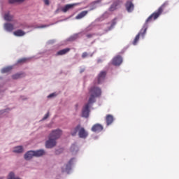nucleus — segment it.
<instances>
[{
  "label": "nucleus",
  "instance_id": "obj_15",
  "mask_svg": "<svg viewBox=\"0 0 179 179\" xmlns=\"http://www.w3.org/2000/svg\"><path fill=\"white\" fill-rule=\"evenodd\" d=\"M107 75V73L106 71H101L99 74L98 75V80L97 83L98 85H101L104 82V79H106V76Z\"/></svg>",
  "mask_w": 179,
  "mask_h": 179
},
{
  "label": "nucleus",
  "instance_id": "obj_27",
  "mask_svg": "<svg viewBox=\"0 0 179 179\" xmlns=\"http://www.w3.org/2000/svg\"><path fill=\"white\" fill-rule=\"evenodd\" d=\"M114 121V117L112 115H106V124L107 125H111Z\"/></svg>",
  "mask_w": 179,
  "mask_h": 179
},
{
  "label": "nucleus",
  "instance_id": "obj_35",
  "mask_svg": "<svg viewBox=\"0 0 179 179\" xmlns=\"http://www.w3.org/2000/svg\"><path fill=\"white\" fill-rule=\"evenodd\" d=\"M4 20L6 22H12V17L9 15V13L4 15Z\"/></svg>",
  "mask_w": 179,
  "mask_h": 179
},
{
  "label": "nucleus",
  "instance_id": "obj_14",
  "mask_svg": "<svg viewBox=\"0 0 179 179\" xmlns=\"http://www.w3.org/2000/svg\"><path fill=\"white\" fill-rule=\"evenodd\" d=\"M103 125H101L99 123L94 124L92 126V127L91 128V131L92 132H96V134L101 132V131H103Z\"/></svg>",
  "mask_w": 179,
  "mask_h": 179
},
{
  "label": "nucleus",
  "instance_id": "obj_51",
  "mask_svg": "<svg viewBox=\"0 0 179 179\" xmlns=\"http://www.w3.org/2000/svg\"><path fill=\"white\" fill-rule=\"evenodd\" d=\"M0 127H1V123H0Z\"/></svg>",
  "mask_w": 179,
  "mask_h": 179
},
{
  "label": "nucleus",
  "instance_id": "obj_13",
  "mask_svg": "<svg viewBox=\"0 0 179 179\" xmlns=\"http://www.w3.org/2000/svg\"><path fill=\"white\" fill-rule=\"evenodd\" d=\"M78 136L82 139H86L89 136V133L86 131L85 128L80 127L78 131Z\"/></svg>",
  "mask_w": 179,
  "mask_h": 179
},
{
  "label": "nucleus",
  "instance_id": "obj_37",
  "mask_svg": "<svg viewBox=\"0 0 179 179\" xmlns=\"http://www.w3.org/2000/svg\"><path fill=\"white\" fill-rule=\"evenodd\" d=\"M58 96V93L53 92L52 94H50L47 97L48 99H54Z\"/></svg>",
  "mask_w": 179,
  "mask_h": 179
},
{
  "label": "nucleus",
  "instance_id": "obj_17",
  "mask_svg": "<svg viewBox=\"0 0 179 179\" xmlns=\"http://www.w3.org/2000/svg\"><path fill=\"white\" fill-rule=\"evenodd\" d=\"M125 7L129 13H131V12L134 11V6L131 1H127V3H125Z\"/></svg>",
  "mask_w": 179,
  "mask_h": 179
},
{
  "label": "nucleus",
  "instance_id": "obj_8",
  "mask_svg": "<svg viewBox=\"0 0 179 179\" xmlns=\"http://www.w3.org/2000/svg\"><path fill=\"white\" fill-rule=\"evenodd\" d=\"M90 114V106H89V105H85L82 109L81 117L83 118H89Z\"/></svg>",
  "mask_w": 179,
  "mask_h": 179
},
{
  "label": "nucleus",
  "instance_id": "obj_19",
  "mask_svg": "<svg viewBox=\"0 0 179 179\" xmlns=\"http://www.w3.org/2000/svg\"><path fill=\"white\" fill-rule=\"evenodd\" d=\"M96 97L94 95L90 94L88 102L85 105H88V107H92L96 103Z\"/></svg>",
  "mask_w": 179,
  "mask_h": 179
},
{
  "label": "nucleus",
  "instance_id": "obj_6",
  "mask_svg": "<svg viewBox=\"0 0 179 179\" xmlns=\"http://www.w3.org/2000/svg\"><path fill=\"white\" fill-rule=\"evenodd\" d=\"M75 162H76L75 158H71L69 161V162L66 164V165L65 166V169H64V168L62 169V171H66V173H67V174H70L71 170H72V166L73 164H75Z\"/></svg>",
  "mask_w": 179,
  "mask_h": 179
},
{
  "label": "nucleus",
  "instance_id": "obj_22",
  "mask_svg": "<svg viewBox=\"0 0 179 179\" xmlns=\"http://www.w3.org/2000/svg\"><path fill=\"white\" fill-rule=\"evenodd\" d=\"M26 76V73L24 72H20L17 73L14 75L12 76L13 79H21V78H25Z\"/></svg>",
  "mask_w": 179,
  "mask_h": 179
},
{
  "label": "nucleus",
  "instance_id": "obj_3",
  "mask_svg": "<svg viewBox=\"0 0 179 179\" xmlns=\"http://www.w3.org/2000/svg\"><path fill=\"white\" fill-rule=\"evenodd\" d=\"M122 4V1L121 0L114 1L113 3L110 5V6L108 8V11L115 12V10H117V9H120V8H121Z\"/></svg>",
  "mask_w": 179,
  "mask_h": 179
},
{
  "label": "nucleus",
  "instance_id": "obj_41",
  "mask_svg": "<svg viewBox=\"0 0 179 179\" xmlns=\"http://www.w3.org/2000/svg\"><path fill=\"white\" fill-rule=\"evenodd\" d=\"M54 43H55V39H52L50 40L47 42V44H54Z\"/></svg>",
  "mask_w": 179,
  "mask_h": 179
},
{
  "label": "nucleus",
  "instance_id": "obj_44",
  "mask_svg": "<svg viewBox=\"0 0 179 179\" xmlns=\"http://www.w3.org/2000/svg\"><path fill=\"white\" fill-rule=\"evenodd\" d=\"M20 99H22V100H27V98H26V96H21Z\"/></svg>",
  "mask_w": 179,
  "mask_h": 179
},
{
  "label": "nucleus",
  "instance_id": "obj_16",
  "mask_svg": "<svg viewBox=\"0 0 179 179\" xmlns=\"http://www.w3.org/2000/svg\"><path fill=\"white\" fill-rule=\"evenodd\" d=\"M32 157H34V150H29L27 151L24 155V159L27 162H29V160H31Z\"/></svg>",
  "mask_w": 179,
  "mask_h": 179
},
{
  "label": "nucleus",
  "instance_id": "obj_39",
  "mask_svg": "<svg viewBox=\"0 0 179 179\" xmlns=\"http://www.w3.org/2000/svg\"><path fill=\"white\" fill-rule=\"evenodd\" d=\"M48 117H50V112H48L44 117H43V121H45V120H47V118H48Z\"/></svg>",
  "mask_w": 179,
  "mask_h": 179
},
{
  "label": "nucleus",
  "instance_id": "obj_5",
  "mask_svg": "<svg viewBox=\"0 0 179 179\" xmlns=\"http://www.w3.org/2000/svg\"><path fill=\"white\" fill-rule=\"evenodd\" d=\"M45 146L46 149H52V148H55V146H57V140L49 136L48 139L45 141Z\"/></svg>",
  "mask_w": 179,
  "mask_h": 179
},
{
  "label": "nucleus",
  "instance_id": "obj_10",
  "mask_svg": "<svg viewBox=\"0 0 179 179\" xmlns=\"http://www.w3.org/2000/svg\"><path fill=\"white\" fill-rule=\"evenodd\" d=\"M3 29L7 33H12L15 30V26L10 22H6L3 24Z\"/></svg>",
  "mask_w": 179,
  "mask_h": 179
},
{
  "label": "nucleus",
  "instance_id": "obj_47",
  "mask_svg": "<svg viewBox=\"0 0 179 179\" xmlns=\"http://www.w3.org/2000/svg\"><path fill=\"white\" fill-rule=\"evenodd\" d=\"M59 12V8H57L56 10H55V13H58Z\"/></svg>",
  "mask_w": 179,
  "mask_h": 179
},
{
  "label": "nucleus",
  "instance_id": "obj_32",
  "mask_svg": "<svg viewBox=\"0 0 179 179\" xmlns=\"http://www.w3.org/2000/svg\"><path fill=\"white\" fill-rule=\"evenodd\" d=\"M12 66H7L5 68H3L1 70V73H8V72H10V71H12Z\"/></svg>",
  "mask_w": 179,
  "mask_h": 179
},
{
  "label": "nucleus",
  "instance_id": "obj_1",
  "mask_svg": "<svg viewBox=\"0 0 179 179\" xmlns=\"http://www.w3.org/2000/svg\"><path fill=\"white\" fill-rule=\"evenodd\" d=\"M167 2H165L163 3L159 8L157 12H155L152 14H151L148 19L145 20V24L143 26V28L141 29V31L138 32V34L136 36L134 41H133V45H136V43L139 41V37L141 36L143 37V38H145V34H146V31H148V27L149 26L148 25V23L152 20V19H154V20H156L157 17L162 15V13L163 12V8L167 5Z\"/></svg>",
  "mask_w": 179,
  "mask_h": 179
},
{
  "label": "nucleus",
  "instance_id": "obj_25",
  "mask_svg": "<svg viewBox=\"0 0 179 179\" xmlns=\"http://www.w3.org/2000/svg\"><path fill=\"white\" fill-rule=\"evenodd\" d=\"M81 34L80 32L74 34L73 35L71 36L66 40L67 41H75V40H78L79 38V35Z\"/></svg>",
  "mask_w": 179,
  "mask_h": 179
},
{
  "label": "nucleus",
  "instance_id": "obj_46",
  "mask_svg": "<svg viewBox=\"0 0 179 179\" xmlns=\"http://www.w3.org/2000/svg\"><path fill=\"white\" fill-rule=\"evenodd\" d=\"M101 62H103V60H101V59L97 60L98 64H100Z\"/></svg>",
  "mask_w": 179,
  "mask_h": 179
},
{
  "label": "nucleus",
  "instance_id": "obj_23",
  "mask_svg": "<svg viewBox=\"0 0 179 179\" xmlns=\"http://www.w3.org/2000/svg\"><path fill=\"white\" fill-rule=\"evenodd\" d=\"M13 34L14 36H15V37H23V36L26 34V32H24L22 29H17V31L13 32Z\"/></svg>",
  "mask_w": 179,
  "mask_h": 179
},
{
  "label": "nucleus",
  "instance_id": "obj_34",
  "mask_svg": "<svg viewBox=\"0 0 179 179\" xmlns=\"http://www.w3.org/2000/svg\"><path fill=\"white\" fill-rule=\"evenodd\" d=\"M79 129H80V124L77 125L74 130L73 132L71 133L72 136H75L76 135V134H78V131H79Z\"/></svg>",
  "mask_w": 179,
  "mask_h": 179
},
{
  "label": "nucleus",
  "instance_id": "obj_29",
  "mask_svg": "<svg viewBox=\"0 0 179 179\" xmlns=\"http://www.w3.org/2000/svg\"><path fill=\"white\" fill-rule=\"evenodd\" d=\"M9 111H10V108H9L1 110H0V118H2V117H3V115H6V114H8V113H9Z\"/></svg>",
  "mask_w": 179,
  "mask_h": 179
},
{
  "label": "nucleus",
  "instance_id": "obj_49",
  "mask_svg": "<svg viewBox=\"0 0 179 179\" xmlns=\"http://www.w3.org/2000/svg\"><path fill=\"white\" fill-rule=\"evenodd\" d=\"M97 138H98V137H95V138H94V139H97Z\"/></svg>",
  "mask_w": 179,
  "mask_h": 179
},
{
  "label": "nucleus",
  "instance_id": "obj_43",
  "mask_svg": "<svg viewBox=\"0 0 179 179\" xmlns=\"http://www.w3.org/2000/svg\"><path fill=\"white\" fill-rule=\"evenodd\" d=\"M78 108H79V103H76V104L75 105V110H76V111H78Z\"/></svg>",
  "mask_w": 179,
  "mask_h": 179
},
{
  "label": "nucleus",
  "instance_id": "obj_7",
  "mask_svg": "<svg viewBox=\"0 0 179 179\" xmlns=\"http://www.w3.org/2000/svg\"><path fill=\"white\" fill-rule=\"evenodd\" d=\"M90 93H91V96L100 97L101 96V89L99 87H92L90 90Z\"/></svg>",
  "mask_w": 179,
  "mask_h": 179
},
{
  "label": "nucleus",
  "instance_id": "obj_45",
  "mask_svg": "<svg viewBox=\"0 0 179 179\" xmlns=\"http://www.w3.org/2000/svg\"><path fill=\"white\" fill-rule=\"evenodd\" d=\"M85 72V68L80 69V73H83Z\"/></svg>",
  "mask_w": 179,
  "mask_h": 179
},
{
  "label": "nucleus",
  "instance_id": "obj_11",
  "mask_svg": "<svg viewBox=\"0 0 179 179\" xmlns=\"http://www.w3.org/2000/svg\"><path fill=\"white\" fill-rule=\"evenodd\" d=\"M112 64L115 66H120V65L122 64V57H121V55H117L112 60Z\"/></svg>",
  "mask_w": 179,
  "mask_h": 179
},
{
  "label": "nucleus",
  "instance_id": "obj_28",
  "mask_svg": "<svg viewBox=\"0 0 179 179\" xmlns=\"http://www.w3.org/2000/svg\"><path fill=\"white\" fill-rule=\"evenodd\" d=\"M87 15V10H84L80 13L78 15L76 16V19L79 20V19H83V17H85Z\"/></svg>",
  "mask_w": 179,
  "mask_h": 179
},
{
  "label": "nucleus",
  "instance_id": "obj_21",
  "mask_svg": "<svg viewBox=\"0 0 179 179\" xmlns=\"http://www.w3.org/2000/svg\"><path fill=\"white\" fill-rule=\"evenodd\" d=\"M64 20H58V21L55 22V23H50L49 24H44V25L38 26L36 27V29H45V27H50V26H54V24H57V23H59L61 22H64Z\"/></svg>",
  "mask_w": 179,
  "mask_h": 179
},
{
  "label": "nucleus",
  "instance_id": "obj_4",
  "mask_svg": "<svg viewBox=\"0 0 179 179\" xmlns=\"http://www.w3.org/2000/svg\"><path fill=\"white\" fill-rule=\"evenodd\" d=\"M62 135V130L57 129L52 131V132L49 134V137L52 138V139H55V141H57V139H59L61 138Z\"/></svg>",
  "mask_w": 179,
  "mask_h": 179
},
{
  "label": "nucleus",
  "instance_id": "obj_9",
  "mask_svg": "<svg viewBox=\"0 0 179 179\" xmlns=\"http://www.w3.org/2000/svg\"><path fill=\"white\" fill-rule=\"evenodd\" d=\"M78 5H80V3H74L71 4H66L64 7L62 8V12L64 13H66L68 10H71V9H73L74 6H78Z\"/></svg>",
  "mask_w": 179,
  "mask_h": 179
},
{
  "label": "nucleus",
  "instance_id": "obj_31",
  "mask_svg": "<svg viewBox=\"0 0 179 179\" xmlns=\"http://www.w3.org/2000/svg\"><path fill=\"white\" fill-rule=\"evenodd\" d=\"M117 17L114 18L112 20L111 24L110 26L108 28V30H106V31H110V30H113V29H114V26H115L117 24Z\"/></svg>",
  "mask_w": 179,
  "mask_h": 179
},
{
  "label": "nucleus",
  "instance_id": "obj_33",
  "mask_svg": "<svg viewBox=\"0 0 179 179\" xmlns=\"http://www.w3.org/2000/svg\"><path fill=\"white\" fill-rule=\"evenodd\" d=\"M24 0H8V3L10 5H13V3H23Z\"/></svg>",
  "mask_w": 179,
  "mask_h": 179
},
{
  "label": "nucleus",
  "instance_id": "obj_18",
  "mask_svg": "<svg viewBox=\"0 0 179 179\" xmlns=\"http://www.w3.org/2000/svg\"><path fill=\"white\" fill-rule=\"evenodd\" d=\"M34 157H42V156H44V155H45V150L43 149L34 150Z\"/></svg>",
  "mask_w": 179,
  "mask_h": 179
},
{
  "label": "nucleus",
  "instance_id": "obj_42",
  "mask_svg": "<svg viewBox=\"0 0 179 179\" xmlns=\"http://www.w3.org/2000/svg\"><path fill=\"white\" fill-rule=\"evenodd\" d=\"M45 5H50V0H44Z\"/></svg>",
  "mask_w": 179,
  "mask_h": 179
},
{
  "label": "nucleus",
  "instance_id": "obj_24",
  "mask_svg": "<svg viewBox=\"0 0 179 179\" xmlns=\"http://www.w3.org/2000/svg\"><path fill=\"white\" fill-rule=\"evenodd\" d=\"M69 51H71V48H69L62 49L57 52L56 56L58 57V55H65V54H67V52H69Z\"/></svg>",
  "mask_w": 179,
  "mask_h": 179
},
{
  "label": "nucleus",
  "instance_id": "obj_12",
  "mask_svg": "<svg viewBox=\"0 0 179 179\" xmlns=\"http://www.w3.org/2000/svg\"><path fill=\"white\" fill-rule=\"evenodd\" d=\"M102 0H96L92 2L88 6L90 8V10H94V9H97L99 6H101L100 3H101Z\"/></svg>",
  "mask_w": 179,
  "mask_h": 179
},
{
  "label": "nucleus",
  "instance_id": "obj_20",
  "mask_svg": "<svg viewBox=\"0 0 179 179\" xmlns=\"http://www.w3.org/2000/svg\"><path fill=\"white\" fill-rule=\"evenodd\" d=\"M70 152H71L72 155H76V153L79 152V148L78 147V144H72L70 148Z\"/></svg>",
  "mask_w": 179,
  "mask_h": 179
},
{
  "label": "nucleus",
  "instance_id": "obj_50",
  "mask_svg": "<svg viewBox=\"0 0 179 179\" xmlns=\"http://www.w3.org/2000/svg\"><path fill=\"white\" fill-rule=\"evenodd\" d=\"M0 79H2V78L0 77Z\"/></svg>",
  "mask_w": 179,
  "mask_h": 179
},
{
  "label": "nucleus",
  "instance_id": "obj_38",
  "mask_svg": "<svg viewBox=\"0 0 179 179\" xmlns=\"http://www.w3.org/2000/svg\"><path fill=\"white\" fill-rule=\"evenodd\" d=\"M27 61V59L22 58L17 60V64H24V62Z\"/></svg>",
  "mask_w": 179,
  "mask_h": 179
},
{
  "label": "nucleus",
  "instance_id": "obj_36",
  "mask_svg": "<svg viewBox=\"0 0 179 179\" xmlns=\"http://www.w3.org/2000/svg\"><path fill=\"white\" fill-rule=\"evenodd\" d=\"M55 155H61V153H64V148H57L55 150Z\"/></svg>",
  "mask_w": 179,
  "mask_h": 179
},
{
  "label": "nucleus",
  "instance_id": "obj_30",
  "mask_svg": "<svg viewBox=\"0 0 179 179\" xmlns=\"http://www.w3.org/2000/svg\"><path fill=\"white\" fill-rule=\"evenodd\" d=\"M14 153H23V146L19 145L14 148L13 150Z\"/></svg>",
  "mask_w": 179,
  "mask_h": 179
},
{
  "label": "nucleus",
  "instance_id": "obj_48",
  "mask_svg": "<svg viewBox=\"0 0 179 179\" xmlns=\"http://www.w3.org/2000/svg\"><path fill=\"white\" fill-rule=\"evenodd\" d=\"M90 57H93V53L91 54Z\"/></svg>",
  "mask_w": 179,
  "mask_h": 179
},
{
  "label": "nucleus",
  "instance_id": "obj_2",
  "mask_svg": "<svg viewBox=\"0 0 179 179\" xmlns=\"http://www.w3.org/2000/svg\"><path fill=\"white\" fill-rule=\"evenodd\" d=\"M93 27H94L93 24H90L84 30L80 31V34H82V36H85L87 38H92L93 36H96V34H89V31H92V30H93Z\"/></svg>",
  "mask_w": 179,
  "mask_h": 179
},
{
  "label": "nucleus",
  "instance_id": "obj_26",
  "mask_svg": "<svg viewBox=\"0 0 179 179\" xmlns=\"http://www.w3.org/2000/svg\"><path fill=\"white\" fill-rule=\"evenodd\" d=\"M110 16V13L108 11H106L99 18H98L96 20L98 22H103L104 19H107Z\"/></svg>",
  "mask_w": 179,
  "mask_h": 179
},
{
  "label": "nucleus",
  "instance_id": "obj_40",
  "mask_svg": "<svg viewBox=\"0 0 179 179\" xmlns=\"http://www.w3.org/2000/svg\"><path fill=\"white\" fill-rule=\"evenodd\" d=\"M87 55H89V54H87V52H84L83 54H82V58L85 59L87 57Z\"/></svg>",
  "mask_w": 179,
  "mask_h": 179
}]
</instances>
